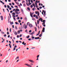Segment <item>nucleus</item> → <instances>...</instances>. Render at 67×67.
I'll use <instances>...</instances> for the list:
<instances>
[{
    "mask_svg": "<svg viewBox=\"0 0 67 67\" xmlns=\"http://www.w3.org/2000/svg\"><path fill=\"white\" fill-rule=\"evenodd\" d=\"M35 33V31H34L32 33L30 34V35H33V34H34Z\"/></svg>",
    "mask_w": 67,
    "mask_h": 67,
    "instance_id": "423d86ee",
    "label": "nucleus"
},
{
    "mask_svg": "<svg viewBox=\"0 0 67 67\" xmlns=\"http://www.w3.org/2000/svg\"><path fill=\"white\" fill-rule=\"evenodd\" d=\"M34 9H35V8H32V10H33V11H34Z\"/></svg>",
    "mask_w": 67,
    "mask_h": 67,
    "instance_id": "6e6d98bb",
    "label": "nucleus"
},
{
    "mask_svg": "<svg viewBox=\"0 0 67 67\" xmlns=\"http://www.w3.org/2000/svg\"><path fill=\"white\" fill-rule=\"evenodd\" d=\"M16 47H17V46L16 45H15L14 46V47L15 48H16Z\"/></svg>",
    "mask_w": 67,
    "mask_h": 67,
    "instance_id": "de8ad7c7",
    "label": "nucleus"
},
{
    "mask_svg": "<svg viewBox=\"0 0 67 67\" xmlns=\"http://www.w3.org/2000/svg\"><path fill=\"white\" fill-rule=\"evenodd\" d=\"M29 25L30 27H32V25L31 24H30Z\"/></svg>",
    "mask_w": 67,
    "mask_h": 67,
    "instance_id": "9d476101",
    "label": "nucleus"
},
{
    "mask_svg": "<svg viewBox=\"0 0 67 67\" xmlns=\"http://www.w3.org/2000/svg\"><path fill=\"white\" fill-rule=\"evenodd\" d=\"M30 15L32 18H33V15H32V14H30Z\"/></svg>",
    "mask_w": 67,
    "mask_h": 67,
    "instance_id": "79ce46f5",
    "label": "nucleus"
},
{
    "mask_svg": "<svg viewBox=\"0 0 67 67\" xmlns=\"http://www.w3.org/2000/svg\"><path fill=\"white\" fill-rule=\"evenodd\" d=\"M32 5H33V6H35V5L34 3V4H32Z\"/></svg>",
    "mask_w": 67,
    "mask_h": 67,
    "instance_id": "c03bdc74",
    "label": "nucleus"
},
{
    "mask_svg": "<svg viewBox=\"0 0 67 67\" xmlns=\"http://www.w3.org/2000/svg\"><path fill=\"white\" fill-rule=\"evenodd\" d=\"M30 7L31 8H33V5H31Z\"/></svg>",
    "mask_w": 67,
    "mask_h": 67,
    "instance_id": "a19ab883",
    "label": "nucleus"
},
{
    "mask_svg": "<svg viewBox=\"0 0 67 67\" xmlns=\"http://www.w3.org/2000/svg\"><path fill=\"white\" fill-rule=\"evenodd\" d=\"M39 56H40L39 55H38V56H37V58H38V57H39Z\"/></svg>",
    "mask_w": 67,
    "mask_h": 67,
    "instance_id": "4c0bfd02",
    "label": "nucleus"
},
{
    "mask_svg": "<svg viewBox=\"0 0 67 67\" xmlns=\"http://www.w3.org/2000/svg\"><path fill=\"white\" fill-rule=\"evenodd\" d=\"M25 65H26V66H27L28 67H32V66H31V65L28 64H25Z\"/></svg>",
    "mask_w": 67,
    "mask_h": 67,
    "instance_id": "f03ea898",
    "label": "nucleus"
},
{
    "mask_svg": "<svg viewBox=\"0 0 67 67\" xmlns=\"http://www.w3.org/2000/svg\"><path fill=\"white\" fill-rule=\"evenodd\" d=\"M17 59H19V56L17 57L16 58V60Z\"/></svg>",
    "mask_w": 67,
    "mask_h": 67,
    "instance_id": "412c9836",
    "label": "nucleus"
},
{
    "mask_svg": "<svg viewBox=\"0 0 67 67\" xmlns=\"http://www.w3.org/2000/svg\"><path fill=\"white\" fill-rule=\"evenodd\" d=\"M11 7H12V8H14V7H13V5H12L11 6Z\"/></svg>",
    "mask_w": 67,
    "mask_h": 67,
    "instance_id": "5fc2aeb1",
    "label": "nucleus"
},
{
    "mask_svg": "<svg viewBox=\"0 0 67 67\" xmlns=\"http://www.w3.org/2000/svg\"><path fill=\"white\" fill-rule=\"evenodd\" d=\"M4 39H3V41H2V43H3V42H4Z\"/></svg>",
    "mask_w": 67,
    "mask_h": 67,
    "instance_id": "2f4dec72",
    "label": "nucleus"
},
{
    "mask_svg": "<svg viewBox=\"0 0 67 67\" xmlns=\"http://www.w3.org/2000/svg\"><path fill=\"white\" fill-rule=\"evenodd\" d=\"M7 35H9V32H7Z\"/></svg>",
    "mask_w": 67,
    "mask_h": 67,
    "instance_id": "72a5a7b5",
    "label": "nucleus"
},
{
    "mask_svg": "<svg viewBox=\"0 0 67 67\" xmlns=\"http://www.w3.org/2000/svg\"><path fill=\"white\" fill-rule=\"evenodd\" d=\"M23 5H24V7H25V6H26V5H25V4H24Z\"/></svg>",
    "mask_w": 67,
    "mask_h": 67,
    "instance_id": "e433bc0d",
    "label": "nucleus"
},
{
    "mask_svg": "<svg viewBox=\"0 0 67 67\" xmlns=\"http://www.w3.org/2000/svg\"><path fill=\"white\" fill-rule=\"evenodd\" d=\"M13 19L14 20V21H16V19H15V18L14 17H13Z\"/></svg>",
    "mask_w": 67,
    "mask_h": 67,
    "instance_id": "473e14b6",
    "label": "nucleus"
},
{
    "mask_svg": "<svg viewBox=\"0 0 67 67\" xmlns=\"http://www.w3.org/2000/svg\"><path fill=\"white\" fill-rule=\"evenodd\" d=\"M29 24H30V23L28 22L27 23V25H29Z\"/></svg>",
    "mask_w": 67,
    "mask_h": 67,
    "instance_id": "5701e85b",
    "label": "nucleus"
},
{
    "mask_svg": "<svg viewBox=\"0 0 67 67\" xmlns=\"http://www.w3.org/2000/svg\"><path fill=\"white\" fill-rule=\"evenodd\" d=\"M18 22L19 23H21V20H18Z\"/></svg>",
    "mask_w": 67,
    "mask_h": 67,
    "instance_id": "bb28decb",
    "label": "nucleus"
},
{
    "mask_svg": "<svg viewBox=\"0 0 67 67\" xmlns=\"http://www.w3.org/2000/svg\"><path fill=\"white\" fill-rule=\"evenodd\" d=\"M21 36H22V35L21 34H20V35H19V37H21Z\"/></svg>",
    "mask_w": 67,
    "mask_h": 67,
    "instance_id": "3c124183",
    "label": "nucleus"
},
{
    "mask_svg": "<svg viewBox=\"0 0 67 67\" xmlns=\"http://www.w3.org/2000/svg\"><path fill=\"white\" fill-rule=\"evenodd\" d=\"M36 15H35V14H34V15H33V17H35V16H36Z\"/></svg>",
    "mask_w": 67,
    "mask_h": 67,
    "instance_id": "37998d69",
    "label": "nucleus"
},
{
    "mask_svg": "<svg viewBox=\"0 0 67 67\" xmlns=\"http://www.w3.org/2000/svg\"><path fill=\"white\" fill-rule=\"evenodd\" d=\"M12 9V8H9V10H11Z\"/></svg>",
    "mask_w": 67,
    "mask_h": 67,
    "instance_id": "13d9d810",
    "label": "nucleus"
},
{
    "mask_svg": "<svg viewBox=\"0 0 67 67\" xmlns=\"http://www.w3.org/2000/svg\"><path fill=\"white\" fill-rule=\"evenodd\" d=\"M1 33H2V34H4V32H3L2 31H1Z\"/></svg>",
    "mask_w": 67,
    "mask_h": 67,
    "instance_id": "864d4df0",
    "label": "nucleus"
},
{
    "mask_svg": "<svg viewBox=\"0 0 67 67\" xmlns=\"http://www.w3.org/2000/svg\"><path fill=\"white\" fill-rule=\"evenodd\" d=\"M12 15H15V13L14 12H13L12 14Z\"/></svg>",
    "mask_w": 67,
    "mask_h": 67,
    "instance_id": "2eb2a0df",
    "label": "nucleus"
},
{
    "mask_svg": "<svg viewBox=\"0 0 67 67\" xmlns=\"http://www.w3.org/2000/svg\"><path fill=\"white\" fill-rule=\"evenodd\" d=\"M44 27L45 26V24L44 25V24H43V23H42Z\"/></svg>",
    "mask_w": 67,
    "mask_h": 67,
    "instance_id": "49530a36",
    "label": "nucleus"
},
{
    "mask_svg": "<svg viewBox=\"0 0 67 67\" xmlns=\"http://www.w3.org/2000/svg\"><path fill=\"white\" fill-rule=\"evenodd\" d=\"M15 7H16V8H18V7L17 6H15Z\"/></svg>",
    "mask_w": 67,
    "mask_h": 67,
    "instance_id": "603ef678",
    "label": "nucleus"
},
{
    "mask_svg": "<svg viewBox=\"0 0 67 67\" xmlns=\"http://www.w3.org/2000/svg\"><path fill=\"white\" fill-rule=\"evenodd\" d=\"M15 29H16V30H17V29H18V28H17V27H16V26H15Z\"/></svg>",
    "mask_w": 67,
    "mask_h": 67,
    "instance_id": "7c9ffc66",
    "label": "nucleus"
},
{
    "mask_svg": "<svg viewBox=\"0 0 67 67\" xmlns=\"http://www.w3.org/2000/svg\"><path fill=\"white\" fill-rule=\"evenodd\" d=\"M39 15H40V13H39V12H38L37 15H38V16H39Z\"/></svg>",
    "mask_w": 67,
    "mask_h": 67,
    "instance_id": "a211bd4d",
    "label": "nucleus"
},
{
    "mask_svg": "<svg viewBox=\"0 0 67 67\" xmlns=\"http://www.w3.org/2000/svg\"><path fill=\"white\" fill-rule=\"evenodd\" d=\"M31 4H32V3H31L30 2L29 3V5H31Z\"/></svg>",
    "mask_w": 67,
    "mask_h": 67,
    "instance_id": "ea45409f",
    "label": "nucleus"
},
{
    "mask_svg": "<svg viewBox=\"0 0 67 67\" xmlns=\"http://www.w3.org/2000/svg\"><path fill=\"white\" fill-rule=\"evenodd\" d=\"M31 38L32 39H34V38H35V37H34V36H32L31 37Z\"/></svg>",
    "mask_w": 67,
    "mask_h": 67,
    "instance_id": "a878e982",
    "label": "nucleus"
},
{
    "mask_svg": "<svg viewBox=\"0 0 67 67\" xmlns=\"http://www.w3.org/2000/svg\"><path fill=\"white\" fill-rule=\"evenodd\" d=\"M13 12H14V11H15V9H14L13 10Z\"/></svg>",
    "mask_w": 67,
    "mask_h": 67,
    "instance_id": "cd10ccee",
    "label": "nucleus"
},
{
    "mask_svg": "<svg viewBox=\"0 0 67 67\" xmlns=\"http://www.w3.org/2000/svg\"><path fill=\"white\" fill-rule=\"evenodd\" d=\"M35 40H37L38 39H40V37H35Z\"/></svg>",
    "mask_w": 67,
    "mask_h": 67,
    "instance_id": "0eeeda50",
    "label": "nucleus"
},
{
    "mask_svg": "<svg viewBox=\"0 0 67 67\" xmlns=\"http://www.w3.org/2000/svg\"><path fill=\"white\" fill-rule=\"evenodd\" d=\"M42 34H40V35H39V37H41V36H42Z\"/></svg>",
    "mask_w": 67,
    "mask_h": 67,
    "instance_id": "aec40b11",
    "label": "nucleus"
},
{
    "mask_svg": "<svg viewBox=\"0 0 67 67\" xmlns=\"http://www.w3.org/2000/svg\"><path fill=\"white\" fill-rule=\"evenodd\" d=\"M42 32H45V28H43L42 30Z\"/></svg>",
    "mask_w": 67,
    "mask_h": 67,
    "instance_id": "39448f33",
    "label": "nucleus"
},
{
    "mask_svg": "<svg viewBox=\"0 0 67 67\" xmlns=\"http://www.w3.org/2000/svg\"><path fill=\"white\" fill-rule=\"evenodd\" d=\"M4 37H6V36H7V35L5 34V35H4Z\"/></svg>",
    "mask_w": 67,
    "mask_h": 67,
    "instance_id": "c9c22d12",
    "label": "nucleus"
},
{
    "mask_svg": "<svg viewBox=\"0 0 67 67\" xmlns=\"http://www.w3.org/2000/svg\"><path fill=\"white\" fill-rule=\"evenodd\" d=\"M1 19L2 21L3 20V16H1Z\"/></svg>",
    "mask_w": 67,
    "mask_h": 67,
    "instance_id": "1a4fd4ad",
    "label": "nucleus"
},
{
    "mask_svg": "<svg viewBox=\"0 0 67 67\" xmlns=\"http://www.w3.org/2000/svg\"><path fill=\"white\" fill-rule=\"evenodd\" d=\"M37 9L38 10H40V8H37Z\"/></svg>",
    "mask_w": 67,
    "mask_h": 67,
    "instance_id": "e2e57ef3",
    "label": "nucleus"
},
{
    "mask_svg": "<svg viewBox=\"0 0 67 67\" xmlns=\"http://www.w3.org/2000/svg\"><path fill=\"white\" fill-rule=\"evenodd\" d=\"M20 32H22V30H19Z\"/></svg>",
    "mask_w": 67,
    "mask_h": 67,
    "instance_id": "69168bd1",
    "label": "nucleus"
},
{
    "mask_svg": "<svg viewBox=\"0 0 67 67\" xmlns=\"http://www.w3.org/2000/svg\"><path fill=\"white\" fill-rule=\"evenodd\" d=\"M39 8H40V9H42V7L41 6Z\"/></svg>",
    "mask_w": 67,
    "mask_h": 67,
    "instance_id": "a18cd8bd",
    "label": "nucleus"
},
{
    "mask_svg": "<svg viewBox=\"0 0 67 67\" xmlns=\"http://www.w3.org/2000/svg\"><path fill=\"white\" fill-rule=\"evenodd\" d=\"M27 9L28 10H29V11H30V9L29 7H27Z\"/></svg>",
    "mask_w": 67,
    "mask_h": 67,
    "instance_id": "4be33fe9",
    "label": "nucleus"
},
{
    "mask_svg": "<svg viewBox=\"0 0 67 67\" xmlns=\"http://www.w3.org/2000/svg\"><path fill=\"white\" fill-rule=\"evenodd\" d=\"M35 13V14H37V13H38V12H37V11H36Z\"/></svg>",
    "mask_w": 67,
    "mask_h": 67,
    "instance_id": "f704fd0d",
    "label": "nucleus"
},
{
    "mask_svg": "<svg viewBox=\"0 0 67 67\" xmlns=\"http://www.w3.org/2000/svg\"><path fill=\"white\" fill-rule=\"evenodd\" d=\"M15 23L16 24H18V23H17V22H15Z\"/></svg>",
    "mask_w": 67,
    "mask_h": 67,
    "instance_id": "774afa93",
    "label": "nucleus"
},
{
    "mask_svg": "<svg viewBox=\"0 0 67 67\" xmlns=\"http://www.w3.org/2000/svg\"><path fill=\"white\" fill-rule=\"evenodd\" d=\"M21 11L22 12H23V10L22 9H21Z\"/></svg>",
    "mask_w": 67,
    "mask_h": 67,
    "instance_id": "c85d7f7f",
    "label": "nucleus"
},
{
    "mask_svg": "<svg viewBox=\"0 0 67 67\" xmlns=\"http://www.w3.org/2000/svg\"><path fill=\"white\" fill-rule=\"evenodd\" d=\"M14 34L15 35H17L18 34H17V32L16 31H15L14 32Z\"/></svg>",
    "mask_w": 67,
    "mask_h": 67,
    "instance_id": "4468645a",
    "label": "nucleus"
},
{
    "mask_svg": "<svg viewBox=\"0 0 67 67\" xmlns=\"http://www.w3.org/2000/svg\"><path fill=\"white\" fill-rule=\"evenodd\" d=\"M35 4H36V8H38V7H37V3H35Z\"/></svg>",
    "mask_w": 67,
    "mask_h": 67,
    "instance_id": "f3484780",
    "label": "nucleus"
},
{
    "mask_svg": "<svg viewBox=\"0 0 67 67\" xmlns=\"http://www.w3.org/2000/svg\"><path fill=\"white\" fill-rule=\"evenodd\" d=\"M15 13L17 14H19V13L18 12L15 11Z\"/></svg>",
    "mask_w": 67,
    "mask_h": 67,
    "instance_id": "ddd939ff",
    "label": "nucleus"
},
{
    "mask_svg": "<svg viewBox=\"0 0 67 67\" xmlns=\"http://www.w3.org/2000/svg\"><path fill=\"white\" fill-rule=\"evenodd\" d=\"M39 34H40V33H38V34H37L36 35V36H37V35H39Z\"/></svg>",
    "mask_w": 67,
    "mask_h": 67,
    "instance_id": "bf43d9fd",
    "label": "nucleus"
},
{
    "mask_svg": "<svg viewBox=\"0 0 67 67\" xmlns=\"http://www.w3.org/2000/svg\"><path fill=\"white\" fill-rule=\"evenodd\" d=\"M17 33L18 34H20V31H19V30L17 32Z\"/></svg>",
    "mask_w": 67,
    "mask_h": 67,
    "instance_id": "dca6fc26",
    "label": "nucleus"
},
{
    "mask_svg": "<svg viewBox=\"0 0 67 67\" xmlns=\"http://www.w3.org/2000/svg\"><path fill=\"white\" fill-rule=\"evenodd\" d=\"M31 3H33V0H31Z\"/></svg>",
    "mask_w": 67,
    "mask_h": 67,
    "instance_id": "0e129e2a",
    "label": "nucleus"
},
{
    "mask_svg": "<svg viewBox=\"0 0 67 67\" xmlns=\"http://www.w3.org/2000/svg\"><path fill=\"white\" fill-rule=\"evenodd\" d=\"M39 21H41V22H45V20H43V19L42 18H40V19H39Z\"/></svg>",
    "mask_w": 67,
    "mask_h": 67,
    "instance_id": "f257e3e1",
    "label": "nucleus"
},
{
    "mask_svg": "<svg viewBox=\"0 0 67 67\" xmlns=\"http://www.w3.org/2000/svg\"><path fill=\"white\" fill-rule=\"evenodd\" d=\"M32 32V30H30L29 31V33H31V32Z\"/></svg>",
    "mask_w": 67,
    "mask_h": 67,
    "instance_id": "58836bf2",
    "label": "nucleus"
},
{
    "mask_svg": "<svg viewBox=\"0 0 67 67\" xmlns=\"http://www.w3.org/2000/svg\"><path fill=\"white\" fill-rule=\"evenodd\" d=\"M16 49V48H14V49H13V51H14Z\"/></svg>",
    "mask_w": 67,
    "mask_h": 67,
    "instance_id": "c756f323",
    "label": "nucleus"
},
{
    "mask_svg": "<svg viewBox=\"0 0 67 67\" xmlns=\"http://www.w3.org/2000/svg\"><path fill=\"white\" fill-rule=\"evenodd\" d=\"M27 38H29V37H30V36L29 35H28L27 36V37H26Z\"/></svg>",
    "mask_w": 67,
    "mask_h": 67,
    "instance_id": "393cba45",
    "label": "nucleus"
},
{
    "mask_svg": "<svg viewBox=\"0 0 67 67\" xmlns=\"http://www.w3.org/2000/svg\"><path fill=\"white\" fill-rule=\"evenodd\" d=\"M39 34H40V33H38V34H37L36 35V36H37V35H39Z\"/></svg>",
    "mask_w": 67,
    "mask_h": 67,
    "instance_id": "052dcab7",
    "label": "nucleus"
},
{
    "mask_svg": "<svg viewBox=\"0 0 67 67\" xmlns=\"http://www.w3.org/2000/svg\"><path fill=\"white\" fill-rule=\"evenodd\" d=\"M43 12H44V14H45V15H46V14H45V13H46V12L45 11H44V10H43Z\"/></svg>",
    "mask_w": 67,
    "mask_h": 67,
    "instance_id": "f8f14e48",
    "label": "nucleus"
},
{
    "mask_svg": "<svg viewBox=\"0 0 67 67\" xmlns=\"http://www.w3.org/2000/svg\"><path fill=\"white\" fill-rule=\"evenodd\" d=\"M15 11L16 12H19V11H20V10L19 9L17 8L15 10Z\"/></svg>",
    "mask_w": 67,
    "mask_h": 67,
    "instance_id": "20e7f679",
    "label": "nucleus"
},
{
    "mask_svg": "<svg viewBox=\"0 0 67 67\" xmlns=\"http://www.w3.org/2000/svg\"><path fill=\"white\" fill-rule=\"evenodd\" d=\"M10 13H12V12H13V11L12 10H11L10 12Z\"/></svg>",
    "mask_w": 67,
    "mask_h": 67,
    "instance_id": "8fccbe9b",
    "label": "nucleus"
},
{
    "mask_svg": "<svg viewBox=\"0 0 67 67\" xmlns=\"http://www.w3.org/2000/svg\"><path fill=\"white\" fill-rule=\"evenodd\" d=\"M36 19H38V17H37V15H36Z\"/></svg>",
    "mask_w": 67,
    "mask_h": 67,
    "instance_id": "b1692460",
    "label": "nucleus"
},
{
    "mask_svg": "<svg viewBox=\"0 0 67 67\" xmlns=\"http://www.w3.org/2000/svg\"><path fill=\"white\" fill-rule=\"evenodd\" d=\"M31 38H29V39H28V41H31Z\"/></svg>",
    "mask_w": 67,
    "mask_h": 67,
    "instance_id": "680f3d73",
    "label": "nucleus"
},
{
    "mask_svg": "<svg viewBox=\"0 0 67 67\" xmlns=\"http://www.w3.org/2000/svg\"><path fill=\"white\" fill-rule=\"evenodd\" d=\"M27 25H26L25 26V29H27Z\"/></svg>",
    "mask_w": 67,
    "mask_h": 67,
    "instance_id": "9b49d317",
    "label": "nucleus"
},
{
    "mask_svg": "<svg viewBox=\"0 0 67 67\" xmlns=\"http://www.w3.org/2000/svg\"><path fill=\"white\" fill-rule=\"evenodd\" d=\"M7 8H10V6L8 5H7Z\"/></svg>",
    "mask_w": 67,
    "mask_h": 67,
    "instance_id": "09e8293b",
    "label": "nucleus"
},
{
    "mask_svg": "<svg viewBox=\"0 0 67 67\" xmlns=\"http://www.w3.org/2000/svg\"><path fill=\"white\" fill-rule=\"evenodd\" d=\"M10 35H8V38H9V37H10Z\"/></svg>",
    "mask_w": 67,
    "mask_h": 67,
    "instance_id": "338daca9",
    "label": "nucleus"
},
{
    "mask_svg": "<svg viewBox=\"0 0 67 67\" xmlns=\"http://www.w3.org/2000/svg\"><path fill=\"white\" fill-rule=\"evenodd\" d=\"M29 61L30 62H31V63H34V61L33 60H29Z\"/></svg>",
    "mask_w": 67,
    "mask_h": 67,
    "instance_id": "7ed1b4c3",
    "label": "nucleus"
},
{
    "mask_svg": "<svg viewBox=\"0 0 67 67\" xmlns=\"http://www.w3.org/2000/svg\"><path fill=\"white\" fill-rule=\"evenodd\" d=\"M22 44L23 45H26V43H24V42H23Z\"/></svg>",
    "mask_w": 67,
    "mask_h": 67,
    "instance_id": "6e6552de",
    "label": "nucleus"
},
{
    "mask_svg": "<svg viewBox=\"0 0 67 67\" xmlns=\"http://www.w3.org/2000/svg\"><path fill=\"white\" fill-rule=\"evenodd\" d=\"M4 7L5 8H7V5H5Z\"/></svg>",
    "mask_w": 67,
    "mask_h": 67,
    "instance_id": "4d7b16f0",
    "label": "nucleus"
},
{
    "mask_svg": "<svg viewBox=\"0 0 67 67\" xmlns=\"http://www.w3.org/2000/svg\"><path fill=\"white\" fill-rule=\"evenodd\" d=\"M39 22H40L39 21V20H37V24H39Z\"/></svg>",
    "mask_w": 67,
    "mask_h": 67,
    "instance_id": "6ab92c4d",
    "label": "nucleus"
}]
</instances>
